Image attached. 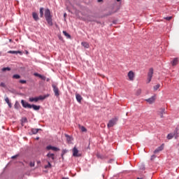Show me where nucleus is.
<instances>
[{
  "instance_id": "58836bf2",
  "label": "nucleus",
  "mask_w": 179,
  "mask_h": 179,
  "mask_svg": "<svg viewBox=\"0 0 179 179\" xmlns=\"http://www.w3.org/2000/svg\"><path fill=\"white\" fill-rule=\"evenodd\" d=\"M166 20H171V19H173V17H165Z\"/></svg>"
},
{
  "instance_id": "c9c22d12",
  "label": "nucleus",
  "mask_w": 179,
  "mask_h": 179,
  "mask_svg": "<svg viewBox=\"0 0 179 179\" xmlns=\"http://www.w3.org/2000/svg\"><path fill=\"white\" fill-rule=\"evenodd\" d=\"M20 83H22V85H24V83H27V81L25 80H20Z\"/></svg>"
},
{
  "instance_id": "de8ad7c7",
  "label": "nucleus",
  "mask_w": 179,
  "mask_h": 179,
  "mask_svg": "<svg viewBox=\"0 0 179 179\" xmlns=\"http://www.w3.org/2000/svg\"><path fill=\"white\" fill-rule=\"evenodd\" d=\"M62 179H69V178H62Z\"/></svg>"
},
{
  "instance_id": "a18cd8bd",
  "label": "nucleus",
  "mask_w": 179,
  "mask_h": 179,
  "mask_svg": "<svg viewBox=\"0 0 179 179\" xmlns=\"http://www.w3.org/2000/svg\"><path fill=\"white\" fill-rule=\"evenodd\" d=\"M155 157H156V156H155V155H152V159H153V158H155Z\"/></svg>"
},
{
  "instance_id": "e433bc0d",
  "label": "nucleus",
  "mask_w": 179,
  "mask_h": 179,
  "mask_svg": "<svg viewBox=\"0 0 179 179\" xmlns=\"http://www.w3.org/2000/svg\"><path fill=\"white\" fill-rule=\"evenodd\" d=\"M5 101H6V103H7V104H8V103H10V101H9V98H8V97H6V98H5Z\"/></svg>"
},
{
  "instance_id": "37998d69",
  "label": "nucleus",
  "mask_w": 179,
  "mask_h": 179,
  "mask_svg": "<svg viewBox=\"0 0 179 179\" xmlns=\"http://www.w3.org/2000/svg\"><path fill=\"white\" fill-rule=\"evenodd\" d=\"M97 2H103V0H97Z\"/></svg>"
},
{
  "instance_id": "a211bd4d",
  "label": "nucleus",
  "mask_w": 179,
  "mask_h": 179,
  "mask_svg": "<svg viewBox=\"0 0 179 179\" xmlns=\"http://www.w3.org/2000/svg\"><path fill=\"white\" fill-rule=\"evenodd\" d=\"M172 134L174 135L176 139H177V138H178V128H176Z\"/></svg>"
},
{
  "instance_id": "f3484780",
  "label": "nucleus",
  "mask_w": 179,
  "mask_h": 179,
  "mask_svg": "<svg viewBox=\"0 0 179 179\" xmlns=\"http://www.w3.org/2000/svg\"><path fill=\"white\" fill-rule=\"evenodd\" d=\"M31 108H33L35 111H38L40 110V106H36V105H31Z\"/></svg>"
},
{
  "instance_id": "7ed1b4c3",
  "label": "nucleus",
  "mask_w": 179,
  "mask_h": 179,
  "mask_svg": "<svg viewBox=\"0 0 179 179\" xmlns=\"http://www.w3.org/2000/svg\"><path fill=\"white\" fill-rule=\"evenodd\" d=\"M52 87L53 89L55 96H56V97H59V89L58 88V84L52 83Z\"/></svg>"
},
{
  "instance_id": "b1692460",
  "label": "nucleus",
  "mask_w": 179,
  "mask_h": 179,
  "mask_svg": "<svg viewBox=\"0 0 179 179\" xmlns=\"http://www.w3.org/2000/svg\"><path fill=\"white\" fill-rule=\"evenodd\" d=\"M14 108H15L16 110H19V108H20V104L19 103V102H15L14 105Z\"/></svg>"
},
{
  "instance_id": "13d9d810",
  "label": "nucleus",
  "mask_w": 179,
  "mask_h": 179,
  "mask_svg": "<svg viewBox=\"0 0 179 179\" xmlns=\"http://www.w3.org/2000/svg\"><path fill=\"white\" fill-rule=\"evenodd\" d=\"M137 179H142V178H138Z\"/></svg>"
},
{
  "instance_id": "423d86ee",
  "label": "nucleus",
  "mask_w": 179,
  "mask_h": 179,
  "mask_svg": "<svg viewBox=\"0 0 179 179\" xmlns=\"http://www.w3.org/2000/svg\"><path fill=\"white\" fill-rule=\"evenodd\" d=\"M148 76V83H150L152 82V78H153V69H150Z\"/></svg>"
},
{
  "instance_id": "20e7f679",
  "label": "nucleus",
  "mask_w": 179,
  "mask_h": 179,
  "mask_svg": "<svg viewBox=\"0 0 179 179\" xmlns=\"http://www.w3.org/2000/svg\"><path fill=\"white\" fill-rule=\"evenodd\" d=\"M127 78L130 82H134V80H135V73L132 71H129L127 73Z\"/></svg>"
},
{
  "instance_id": "a19ab883",
  "label": "nucleus",
  "mask_w": 179,
  "mask_h": 179,
  "mask_svg": "<svg viewBox=\"0 0 179 179\" xmlns=\"http://www.w3.org/2000/svg\"><path fill=\"white\" fill-rule=\"evenodd\" d=\"M0 86H1V87H5L6 85L5 83H1Z\"/></svg>"
},
{
  "instance_id": "5fc2aeb1",
  "label": "nucleus",
  "mask_w": 179,
  "mask_h": 179,
  "mask_svg": "<svg viewBox=\"0 0 179 179\" xmlns=\"http://www.w3.org/2000/svg\"><path fill=\"white\" fill-rule=\"evenodd\" d=\"M113 9H115V6H113Z\"/></svg>"
},
{
  "instance_id": "c85d7f7f",
  "label": "nucleus",
  "mask_w": 179,
  "mask_h": 179,
  "mask_svg": "<svg viewBox=\"0 0 179 179\" xmlns=\"http://www.w3.org/2000/svg\"><path fill=\"white\" fill-rule=\"evenodd\" d=\"M21 122H22V126L23 127V124H24V122H27V118L23 117L21 120Z\"/></svg>"
},
{
  "instance_id": "412c9836",
  "label": "nucleus",
  "mask_w": 179,
  "mask_h": 179,
  "mask_svg": "<svg viewBox=\"0 0 179 179\" xmlns=\"http://www.w3.org/2000/svg\"><path fill=\"white\" fill-rule=\"evenodd\" d=\"M81 45H83V47H84L85 48H89V47H90L89 43L87 42H82Z\"/></svg>"
},
{
  "instance_id": "4468645a",
  "label": "nucleus",
  "mask_w": 179,
  "mask_h": 179,
  "mask_svg": "<svg viewBox=\"0 0 179 179\" xmlns=\"http://www.w3.org/2000/svg\"><path fill=\"white\" fill-rule=\"evenodd\" d=\"M55 155L54 154H51V153H48L47 155V157H48V159H51L52 162H54V160H55Z\"/></svg>"
},
{
  "instance_id": "603ef678",
  "label": "nucleus",
  "mask_w": 179,
  "mask_h": 179,
  "mask_svg": "<svg viewBox=\"0 0 179 179\" xmlns=\"http://www.w3.org/2000/svg\"><path fill=\"white\" fill-rule=\"evenodd\" d=\"M97 157H100V155H97Z\"/></svg>"
},
{
  "instance_id": "4be33fe9",
  "label": "nucleus",
  "mask_w": 179,
  "mask_h": 179,
  "mask_svg": "<svg viewBox=\"0 0 179 179\" xmlns=\"http://www.w3.org/2000/svg\"><path fill=\"white\" fill-rule=\"evenodd\" d=\"M177 64H178V58L173 59V60L172 61V66H176Z\"/></svg>"
},
{
  "instance_id": "49530a36",
  "label": "nucleus",
  "mask_w": 179,
  "mask_h": 179,
  "mask_svg": "<svg viewBox=\"0 0 179 179\" xmlns=\"http://www.w3.org/2000/svg\"><path fill=\"white\" fill-rule=\"evenodd\" d=\"M46 80L47 82H50V78H48Z\"/></svg>"
},
{
  "instance_id": "2eb2a0df",
  "label": "nucleus",
  "mask_w": 179,
  "mask_h": 179,
  "mask_svg": "<svg viewBox=\"0 0 179 179\" xmlns=\"http://www.w3.org/2000/svg\"><path fill=\"white\" fill-rule=\"evenodd\" d=\"M76 100H77V101L78 102V103H80L81 101H82V96H80V94H76Z\"/></svg>"
},
{
  "instance_id": "f704fd0d",
  "label": "nucleus",
  "mask_w": 179,
  "mask_h": 179,
  "mask_svg": "<svg viewBox=\"0 0 179 179\" xmlns=\"http://www.w3.org/2000/svg\"><path fill=\"white\" fill-rule=\"evenodd\" d=\"M65 136L67 138V141L71 142V136H68L67 134H66Z\"/></svg>"
},
{
  "instance_id": "ddd939ff",
  "label": "nucleus",
  "mask_w": 179,
  "mask_h": 179,
  "mask_svg": "<svg viewBox=\"0 0 179 179\" xmlns=\"http://www.w3.org/2000/svg\"><path fill=\"white\" fill-rule=\"evenodd\" d=\"M34 75V76H37L38 78H40V79H42V80H45L46 79L45 76L38 74V73H35Z\"/></svg>"
},
{
  "instance_id": "79ce46f5",
  "label": "nucleus",
  "mask_w": 179,
  "mask_h": 179,
  "mask_svg": "<svg viewBox=\"0 0 179 179\" xmlns=\"http://www.w3.org/2000/svg\"><path fill=\"white\" fill-rule=\"evenodd\" d=\"M8 105V107L10 108H12V103L10 102H8V103H7Z\"/></svg>"
},
{
  "instance_id": "09e8293b",
  "label": "nucleus",
  "mask_w": 179,
  "mask_h": 179,
  "mask_svg": "<svg viewBox=\"0 0 179 179\" xmlns=\"http://www.w3.org/2000/svg\"><path fill=\"white\" fill-rule=\"evenodd\" d=\"M37 163H38V164H40V163H41V162L40 161H38Z\"/></svg>"
},
{
  "instance_id": "f257e3e1",
  "label": "nucleus",
  "mask_w": 179,
  "mask_h": 179,
  "mask_svg": "<svg viewBox=\"0 0 179 179\" xmlns=\"http://www.w3.org/2000/svg\"><path fill=\"white\" fill-rule=\"evenodd\" d=\"M45 17L49 26H52V15H51V11L47 8L45 10Z\"/></svg>"
},
{
  "instance_id": "0eeeda50",
  "label": "nucleus",
  "mask_w": 179,
  "mask_h": 179,
  "mask_svg": "<svg viewBox=\"0 0 179 179\" xmlns=\"http://www.w3.org/2000/svg\"><path fill=\"white\" fill-rule=\"evenodd\" d=\"M21 103L22 105V107H24V108H31V105L24 101V100H22Z\"/></svg>"
},
{
  "instance_id": "72a5a7b5",
  "label": "nucleus",
  "mask_w": 179,
  "mask_h": 179,
  "mask_svg": "<svg viewBox=\"0 0 179 179\" xmlns=\"http://www.w3.org/2000/svg\"><path fill=\"white\" fill-rule=\"evenodd\" d=\"M118 121V117H115V118H113V125H114V124H117V122Z\"/></svg>"
},
{
  "instance_id": "ea45409f",
  "label": "nucleus",
  "mask_w": 179,
  "mask_h": 179,
  "mask_svg": "<svg viewBox=\"0 0 179 179\" xmlns=\"http://www.w3.org/2000/svg\"><path fill=\"white\" fill-rule=\"evenodd\" d=\"M16 157H19V155H16L11 157V159H16Z\"/></svg>"
},
{
  "instance_id": "c03bdc74",
  "label": "nucleus",
  "mask_w": 179,
  "mask_h": 179,
  "mask_svg": "<svg viewBox=\"0 0 179 179\" xmlns=\"http://www.w3.org/2000/svg\"><path fill=\"white\" fill-rule=\"evenodd\" d=\"M64 154H65V151H63L62 156H64Z\"/></svg>"
},
{
  "instance_id": "cd10ccee",
  "label": "nucleus",
  "mask_w": 179,
  "mask_h": 179,
  "mask_svg": "<svg viewBox=\"0 0 179 179\" xmlns=\"http://www.w3.org/2000/svg\"><path fill=\"white\" fill-rule=\"evenodd\" d=\"M13 79H20V76L19 74H15L13 76Z\"/></svg>"
},
{
  "instance_id": "3c124183",
  "label": "nucleus",
  "mask_w": 179,
  "mask_h": 179,
  "mask_svg": "<svg viewBox=\"0 0 179 179\" xmlns=\"http://www.w3.org/2000/svg\"><path fill=\"white\" fill-rule=\"evenodd\" d=\"M64 17H65L66 16V13H64Z\"/></svg>"
},
{
  "instance_id": "bb28decb",
  "label": "nucleus",
  "mask_w": 179,
  "mask_h": 179,
  "mask_svg": "<svg viewBox=\"0 0 179 179\" xmlns=\"http://www.w3.org/2000/svg\"><path fill=\"white\" fill-rule=\"evenodd\" d=\"M52 165L50 161H48V165L45 166V169H51Z\"/></svg>"
},
{
  "instance_id": "bf43d9fd",
  "label": "nucleus",
  "mask_w": 179,
  "mask_h": 179,
  "mask_svg": "<svg viewBox=\"0 0 179 179\" xmlns=\"http://www.w3.org/2000/svg\"><path fill=\"white\" fill-rule=\"evenodd\" d=\"M0 55H1V52H0Z\"/></svg>"
},
{
  "instance_id": "f8f14e48",
  "label": "nucleus",
  "mask_w": 179,
  "mask_h": 179,
  "mask_svg": "<svg viewBox=\"0 0 179 179\" xmlns=\"http://www.w3.org/2000/svg\"><path fill=\"white\" fill-rule=\"evenodd\" d=\"M8 54H20V55H22V52L20 50H10L8 52Z\"/></svg>"
},
{
  "instance_id": "9d476101",
  "label": "nucleus",
  "mask_w": 179,
  "mask_h": 179,
  "mask_svg": "<svg viewBox=\"0 0 179 179\" xmlns=\"http://www.w3.org/2000/svg\"><path fill=\"white\" fill-rule=\"evenodd\" d=\"M159 114L161 118H163V114H166V108H162L159 109Z\"/></svg>"
},
{
  "instance_id": "864d4df0",
  "label": "nucleus",
  "mask_w": 179,
  "mask_h": 179,
  "mask_svg": "<svg viewBox=\"0 0 179 179\" xmlns=\"http://www.w3.org/2000/svg\"><path fill=\"white\" fill-rule=\"evenodd\" d=\"M38 139H39V138H38V137H37V138H36V140H37V141H38Z\"/></svg>"
},
{
  "instance_id": "9b49d317",
  "label": "nucleus",
  "mask_w": 179,
  "mask_h": 179,
  "mask_svg": "<svg viewBox=\"0 0 179 179\" xmlns=\"http://www.w3.org/2000/svg\"><path fill=\"white\" fill-rule=\"evenodd\" d=\"M155 100H156V98L155 96H152L151 98L146 99V101L150 104H152L155 103Z\"/></svg>"
},
{
  "instance_id": "393cba45",
  "label": "nucleus",
  "mask_w": 179,
  "mask_h": 179,
  "mask_svg": "<svg viewBox=\"0 0 179 179\" xmlns=\"http://www.w3.org/2000/svg\"><path fill=\"white\" fill-rule=\"evenodd\" d=\"M174 138V134H173V133H170L168 134L167 136V139H173Z\"/></svg>"
},
{
  "instance_id": "4d7b16f0",
  "label": "nucleus",
  "mask_w": 179,
  "mask_h": 179,
  "mask_svg": "<svg viewBox=\"0 0 179 179\" xmlns=\"http://www.w3.org/2000/svg\"><path fill=\"white\" fill-rule=\"evenodd\" d=\"M110 163H111V159L109 161Z\"/></svg>"
},
{
  "instance_id": "6e6552de",
  "label": "nucleus",
  "mask_w": 179,
  "mask_h": 179,
  "mask_svg": "<svg viewBox=\"0 0 179 179\" xmlns=\"http://www.w3.org/2000/svg\"><path fill=\"white\" fill-rule=\"evenodd\" d=\"M164 149V144H162L161 146L158 147L155 151L154 153L156 155L157 153H159V152H162Z\"/></svg>"
},
{
  "instance_id": "473e14b6",
  "label": "nucleus",
  "mask_w": 179,
  "mask_h": 179,
  "mask_svg": "<svg viewBox=\"0 0 179 179\" xmlns=\"http://www.w3.org/2000/svg\"><path fill=\"white\" fill-rule=\"evenodd\" d=\"M160 87V84H157V85L154 86V90H157Z\"/></svg>"
},
{
  "instance_id": "a878e982",
  "label": "nucleus",
  "mask_w": 179,
  "mask_h": 179,
  "mask_svg": "<svg viewBox=\"0 0 179 179\" xmlns=\"http://www.w3.org/2000/svg\"><path fill=\"white\" fill-rule=\"evenodd\" d=\"M63 34L67 38H71V36L69 34L66 32V31H63Z\"/></svg>"
},
{
  "instance_id": "39448f33",
  "label": "nucleus",
  "mask_w": 179,
  "mask_h": 179,
  "mask_svg": "<svg viewBox=\"0 0 179 179\" xmlns=\"http://www.w3.org/2000/svg\"><path fill=\"white\" fill-rule=\"evenodd\" d=\"M73 156L74 157H80L82 156V154L79 153V150H78V148H76V147H74L73 148Z\"/></svg>"
},
{
  "instance_id": "8fccbe9b",
  "label": "nucleus",
  "mask_w": 179,
  "mask_h": 179,
  "mask_svg": "<svg viewBox=\"0 0 179 179\" xmlns=\"http://www.w3.org/2000/svg\"><path fill=\"white\" fill-rule=\"evenodd\" d=\"M138 94H141V90H138Z\"/></svg>"
},
{
  "instance_id": "aec40b11",
  "label": "nucleus",
  "mask_w": 179,
  "mask_h": 179,
  "mask_svg": "<svg viewBox=\"0 0 179 179\" xmlns=\"http://www.w3.org/2000/svg\"><path fill=\"white\" fill-rule=\"evenodd\" d=\"M40 17H43L44 16V8L41 7L39 10Z\"/></svg>"
},
{
  "instance_id": "c756f323",
  "label": "nucleus",
  "mask_w": 179,
  "mask_h": 179,
  "mask_svg": "<svg viewBox=\"0 0 179 179\" xmlns=\"http://www.w3.org/2000/svg\"><path fill=\"white\" fill-rule=\"evenodd\" d=\"M122 0H116V2H119L120 5L117 7V10H119L120 8H121V3Z\"/></svg>"
},
{
  "instance_id": "5701e85b",
  "label": "nucleus",
  "mask_w": 179,
  "mask_h": 179,
  "mask_svg": "<svg viewBox=\"0 0 179 179\" xmlns=\"http://www.w3.org/2000/svg\"><path fill=\"white\" fill-rule=\"evenodd\" d=\"M79 128L82 132H87V129H85L84 126H80V124H79Z\"/></svg>"
},
{
  "instance_id": "6ab92c4d",
  "label": "nucleus",
  "mask_w": 179,
  "mask_h": 179,
  "mask_svg": "<svg viewBox=\"0 0 179 179\" xmlns=\"http://www.w3.org/2000/svg\"><path fill=\"white\" fill-rule=\"evenodd\" d=\"M39 131H41V129H31V132L33 135H36L38 133Z\"/></svg>"
},
{
  "instance_id": "4c0bfd02",
  "label": "nucleus",
  "mask_w": 179,
  "mask_h": 179,
  "mask_svg": "<svg viewBox=\"0 0 179 179\" xmlns=\"http://www.w3.org/2000/svg\"><path fill=\"white\" fill-rule=\"evenodd\" d=\"M29 166H30V167H34V166H35L34 162H31L29 164Z\"/></svg>"
},
{
  "instance_id": "2f4dec72",
  "label": "nucleus",
  "mask_w": 179,
  "mask_h": 179,
  "mask_svg": "<svg viewBox=\"0 0 179 179\" xmlns=\"http://www.w3.org/2000/svg\"><path fill=\"white\" fill-rule=\"evenodd\" d=\"M113 127V120H110L108 123V128H111Z\"/></svg>"
},
{
  "instance_id": "f03ea898",
  "label": "nucleus",
  "mask_w": 179,
  "mask_h": 179,
  "mask_svg": "<svg viewBox=\"0 0 179 179\" xmlns=\"http://www.w3.org/2000/svg\"><path fill=\"white\" fill-rule=\"evenodd\" d=\"M49 96H50V94H47L45 96H39L35 98H29V101L31 102L35 101L36 103H37L38 100H45V99H47V97H49Z\"/></svg>"
},
{
  "instance_id": "7c9ffc66",
  "label": "nucleus",
  "mask_w": 179,
  "mask_h": 179,
  "mask_svg": "<svg viewBox=\"0 0 179 179\" xmlns=\"http://www.w3.org/2000/svg\"><path fill=\"white\" fill-rule=\"evenodd\" d=\"M3 72H6V71H10V68L9 67H4L1 69Z\"/></svg>"
},
{
  "instance_id": "dca6fc26",
  "label": "nucleus",
  "mask_w": 179,
  "mask_h": 179,
  "mask_svg": "<svg viewBox=\"0 0 179 179\" xmlns=\"http://www.w3.org/2000/svg\"><path fill=\"white\" fill-rule=\"evenodd\" d=\"M32 17L33 19L37 22V20H38V15L36 13H32Z\"/></svg>"
},
{
  "instance_id": "1a4fd4ad",
  "label": "nucleus",
  "mask_w": 179,
  "mask_h": 179,
  "mask_svg": "<svg viewBox=\"0 0 179 179\" xmlns=\"http://www.w3.org/2000/svg\"><path fill=\"white\" fill-rule=\"evenodd\" d=\"M47 150H54L55 152H58L59 150V148L56 147H52L51 145H48L46 147Z\"/></svg>"
},
{
  "instance_id": "6e6d98bb",
  "label": "nucleus",
  "mask_w": 179,
  "mask_h": 179,
  "mask_svg": "<svg viewBox=\"0 0 179 179\" xmlns=\"http://www.w3.org/2000/svg\"><path fill=\"white\" fill-rule=\"evenodd\" d=\"M115 21H113V24H115Z\"/></svg>"
}]
</instances>
